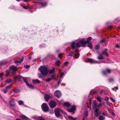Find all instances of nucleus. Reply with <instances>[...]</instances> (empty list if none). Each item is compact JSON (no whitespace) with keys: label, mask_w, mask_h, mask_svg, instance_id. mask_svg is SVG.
<instances>
[{"label":"nucleus","mask_w":120,"mask_h":120,"mask_svg":"<svg viewBox=\"0 0 120 120\" xmlns=\"http://www.w3.org/2000/svg\"><path fill=\"white\" fill-rule=\"evenodd\" d=\"M93 109L94 110L95 115L96 117H98L101 113L100 111L98 112L99 109L101 106V104L100 103L98 105H97L96 101H94V102Z\"/></svg>","instance_id":"obj_1"},{"label":"nucleus","mask_w":120,"mask_h":120,"mask_svg":"<svg viewBox=\"0 0 120 120\" xmlns=\"http://www.w3.org/2000/svg\"><path fill=\"white\" fill-rule=\"evenodd\" d=\"M85 43L83 40H80L79 42H77L75 43L74 42L71 43V47L72 49H74L76 47H79L80 46L84 47L85 46Z\"/></svg>","instance_id":"obj_2"},{"label":"nucleus","mask_w":120,"mask_h":120,"mask_svg":"<svg viewBox=\"0 0 120 120\" xmlns=\"http://www.w3.org/2000/svg\"><path fill=\"white\" fill-rule=\"evenodd\" d=\"M39 70L44 76H45L48 73L47 67L45 66H41L39 68Z\"/></svg>","instance_id":"obj_3"},{"label":"nucleus","mask_w":120,"mask_h":120,"mask_svg":"<svg viewBox=\"0 0 120 120\" xmlns=\"http://www.w3.org/2000/svg\"><path fill=\"white\" fill-rule=\"evenodd\" d=\"M41 107L42 109L45 112L49 110V108L46 103H43Z\"/></svg>","instance_id":"obj_4"},{"label":"nucleus","mask_w":120,"mask_h":120,"mask_svg":"<svg viewBox=\"0 0 120 120\" xmlns=\"http://www.w3.org/2000/svg\"><path fill=\"white\" fill-rule=\"evenodd\" d=\"M29 78H25L23 79L24 81L28 87L31 89H34L33 86L28 83L27 80Z\"/></svg>","instance_id":"obj_5"},{"label":"nucleus","mask_w":120,"mask_h":120,"mask_svg":"<svg viewBox=\"0 0 120 120\" xmlns=\"http://www.w3.org/2000/svg\"><path fill=\"white\" fill-rule=\"evenodd\" d=\"M10 69L12 71L11 72V73L13 74H14L15 72L17 70V68L14 66H10Z\"/></svg>","instance_id":"obj_6"},{"label":"nucleus","mask_w":120,"mask_h":120,"mask_svg":"<svg viewBox=\"0 0 120 120\" xmlns=\"http://www.w3.org/2000/svg\"><path fill=\"white\" fill-rule=\"evenodd\" d=\"M56 102L53 100L51 101L49 104L50 107L51 108H54L56 105Z\"/></svg>","instance_id":"obj_7"},{"label":"nucleus","mask_w":120,"mask_h":120,"mask_svg":"<svg viewBox=\"0 0 120 120\" xmlns=\"http://www.w3.org/2000/svg\"><path fill=\"white\" fill-rule=\"evenodd\" d=\"M60 109H57L55 111V115L57 117H59L61 116V114L60 113Z\"/></svg>","instance_id":"obj_8"},{"label":"nucleus","mask_w":120,"mask_h":120,"mask_svg":"<svg viewBox=\"0 0 120 120\" xmlns=\"http://www.w3.org/2000/svg\"><path fill=\"white\" fill-rule=\"evenodd\" d=\"M54 95L57 98H59L60 97L61 95V92L59 90H57L54 92Z\"/></svg>","instance_id":"obj_9"},{"label":"nucleus","mask_w":120,"mask_h":120,"mask_svg":"<svg viewBox=\"0 0 120 120\" xmlns=\"http://www.w3.org/2000/svg\"><path fill=\"white\" fill-rule=\"evenodd\" d=\"M88 62L91 64L96 63H98L97 61L92 59L88 58Z\"/></svg>","instance_id":"obj_10"},{"label":"nucleus","mask_w":120,"mask_h":120,"mask_svg":"<svg viewBox=\"0 0 120 120\" xmlns=\"http://www.w3.org/2000/svg\"><path fill=\"white\" fill-rule=\"evenodd\" d=\"M76 107L75 106H73L70 109H67V110L69 112H71L75 111V109Z\"/></svg>","instance_id":"obj_11"},{"label":"nucleus","mask_w":120,"mask_h":120,"mask_svg":"<svg viewBox=\"0 0 120 120\" xmlns=\"http://www.w3.org/2000/svg\"><path fill=\"white\" fill-rule=\"evenodd\" d=\"M51 98V97L49 95L46 94H45V95L44 98L45 100L47 101H48L49 99Z\"/></svg>","instance_id":"obj_12"},{"label":"nucleus","mask_w":120,"mask_h":120,"mask_svg":"<svg viewBox=\"0 0 120 120\" xmlns=\"http://www.w3.org/2000/svg\"><path fill=\"white\" fill-rule=\"evenodd\" d=\"M110 72L111 71L109 69H107L105 71H103L102 72L103 75H106L107 73H110Z\"/></svg>","instance_id":"obj_13"},{"label":"nucleus","mask_w":120,"mask_h":120,"mask_svg":"<svg viewBox=\"0 0 120 120\" xmlns=\"http://www.w3.org/2000/svg\"><path fill=\"white\" fill-rule=\"evenodd\" d=\"M75 57L76 58H78L79 57V55L78 53V50H76L75 51Z\"/></svg>","instance_id":"obj_14"},{"label":"nucleus","mask_w":120,"mask_h":120,"mask_svg":"<svg viewBox=\"0 0 120 120\" xmlns=\"http://www.w3.org/2000/svg\"><path fill=\"white\" fill-rule=\"evenodd\" d=\"M10 104L11 106H13L15 105L14 99H12L10 101Z\"/></svg>","instance_id":"obj_15"},{"label":"nucleus","mask_w":120,"mask_h":120,"mask_svg":"<svg viewBox=\"0 0 120 120\" xmlns=\"http://www.w3.org/2000/svg\"><path fill=\"white\" fill-rule=\"evenodd\" d=\"M92 39V38L91 37H88V38H87V41H85L83 39H82L81 40H83V41L84 42H85V45L86 44V43H88V42L89 41L91 40Z\"/></svg>","instance_id":"obj_16"},{"label":"nucleus","mask_w":120,"mask_h":120,"mask_svg":"<svg viewBox=\"0 0 120 120\" xmlns=\"http://www.w3.org/2000/svg\"><path fill=\"white\" fill-rule=\"evenodd\" d=\"M98 59L101 60L104 59V58L102 54H99L98 56L97 57Z\"/></svg>","instance_id":"obj_17"},{"label":"nucleus","mask_w":120,"mask_h":120,"mask_svg":"<svg viewBox=\"0 0 120 120\" xmlns=\"http://www.w3.org/2000/svg\"><path fill=\"white\" fill-rule=\"evenodd\" d=\"M42 0H38V2L40 3H41V6L43 7H45V6L47 5V3H41V1H42Z\"/></svg>","instance_id":"obj_18"},{"label":"nucleus","mask_w":120,"mask_h":120,"mask_svg":"<svg viewBox=\"0 0 120 120\" xmlns=\"http://www.w3.org/2000/svg\"><path fill=\"white\" fill-rule=\"evenodd\" d=\"M64 106L67 107H69L71 105L70 104L67 102H66L64 103Z\"/></svg>","instance_id":"obj_19"},{"label":"nucleus","mask_w":120,"mask_h":120,"mask_svg":"<svg viewBox=\"0 0 120 120\" xmlns=\"http://www.w3.org/2000/svg\"><path fill=\"white\" fill-rule=\"evenodd\" d=\"M68 117L70 120H75L77 119L76 118H74L72 116H68Z\"/></svg>","instance_id":"obj_20"},{"label":"nucleus","mask_w":120,"mask_h":120,"mask_svg":"<svg viewBox=\"0 0 120 120\" xmlns=\"http://www.w3.org/2000/svg\"><path fill=\"white\" fill-rule=\"evenodd\" d=\"M33 82L35 84H36L40 82L39 80L38 79H36L35 80H33Z\"/></svg>","instance_id":"obj_21"},{"label":"nucleus","mask_w":120,"mask_h":120,"mask_svg":"<svg viewBox=\"0 0 120 120\" xmlns=\"http://www.w3.org/2000/svg\"><path fill=\"white\" fill-rule=\"evenodd\" d=\"M107 51V49H105V50L102 52V54L108 56V55L107 52H106Z\"/></svg>","instance_id":"obj_22"},{"label":"nucleus","mask_w":120,"mask_h":120,"mask_svg":"<svg viewBox=\"0 0 120 120\" xmlns=\"http://www.w3.org/2000/svg\"><path fill=\"white\" fill-rule=\"evenodd\" d=\"M85 115L84 118L85 119H86L87 117L88 116V112L87 111H86L84 113Z\"/></svg>","instance_id":"obj_23"},{"label":"nucleus","mask_w":120,"mask_h":120,"mask_svg":"<svg viewBox=\"0 0 120 120\" xmlns=\"http://www.w3.org/2000/svg\"><path fill=\"white\" fill-rule=\"evenodd\" d=\"M14 63L18 65H19V64L21 63V62L19 60H15L14 61Z\"/></svg>","instance_id":"obj_24"},{"label":"nucleus","mask_w":120,"mask_h":120,"mask_svg":"<svg viewBox=\"0 0 120 120\" xmlns=\"http://www.w3.org/2000/svg\"><path fill=\"white\" fill-rule=\"evenodd\" d=\"M21 118L23 119H27L28 118L25 116L24 115H22L20 116Z\"/></svg>","instance_id":"obj_25"},{"label":"nucleus","mask_w":120,"mask_h":120,"mask_svg":"<svg viewBox=\"0 0 120 120\" xmlns=\"http://www.w3.org/2000/svg\"><path fill=\"white\" fill-rule=\"evenodd\" d=\"M55 72V68H53V69L50 71L49 72V74H52Z\"/></svg>","instance_id":"obj_26"},{"label":"nucleus","mask_w":120,"mask_h":120,"mask_svg":"<svg viewBox=\"0 0 120 120\" xmlns=\"http://www.w3.org/2000/svg\"><path fill=\"white\" fill-rule=\"evenodd\" d=\"M98 119L100 120H104L105 118L103 116H101L99 117Z\"/></svg>","instance_id":"obj_27"},{"label":"nucleus","mask_w":120,"mask_h":120,"mask_svg":"<svg viewBox=\"0 0 120 120\" xmlns=\"http://www.w3.org/2000/svg\"><path fill=\"white\" fill-rule=\"evenodd\" d=\"M97 100L99 102H101L102 101L101 98L99 96H98L96 98Z\"/></svg>","instance_id":"obj_28"},{"label":"nucleus","mask_w":120,"mask_h":120,"mask_svg":"<svg viewBox=\"0 0 120 120\" xmlns=\"http://www.w3.org/2000/svg\"><path fill=\"white\" fill-rule=\"evenodd\" d=\"M88 47L90 49H92L93 48L92 44L90 43H89L88 44Z\"/></svg>","instance_id":"obj_29"},{"label":"nucleus","mask_w":120,"mask_h":120,"mask_svg":"<svg viewBox=\"0 0 120 120\" xmlns=\"http://www.w3.org/2000/svg\"><path fill=\"white\" fill-rule=\"evenodd\" d=\"M74 53V52L73 51H71L70 53L68 54V56H71Z\"/></svg>","instance_id":"obj_30"},{"label":"nucleus","mask_w":120,"mask_h":120,"mask_svg":"<svg viewBox=\"0 0 120 120\" xmlns=\"http://www.w3.org/2000/svg\"><path fill=\"white\" fill-rule=\"evenodd\" d=\"M52 78H48L47 80V82H49V81L50 80H51L52 78H53L54 77V75H52Z\"/></svg>","instance_id":"obj_31"},{"label":"nucleus","mask_w":120,"mask_h":120,"mask_svg":"<svg viewBox=\"0 0 120 120\" xmlns=\"http://www.w3.org/2000/svg\"><path fill=\"white\" fill-rule=\"evenodd\" d=\"M13 91L15 93H18L20 92V90H19L14 89Z\"/></svg>","instance_id":"obj_32"},{"label":"nucleus","mask_w":120,"mask_h":120,"mask_svg":"<svg viewBox=\"0 0 120 120\" xmlns=\"http://www.w3.org/2000/svg\"><path fill=\"white\" fill-rule=\"evenodd\" d=\"M56 63L58 66H59L60 64L59 60H57L56 61Z\"/></svg>","instance_id":"obj_33"},{"label":"nucleus","mask_w":120,"mask_h":120,"mask_svg":"<svg viewBox=\"0 0 120 120\" xmlns=\"http://www.w3.org/2000/svg\"><path fill=\"white\" fill-rule=\"evenodd\" d=\"M39 120H45L42 118V116H38L37 117Z\"/></svg>","instance_id":"obj_34"},{"label":"nucleus","mask_w":120,"mask_h":120,"mask_svg":"<svg viewBox=\"0 0 120 120\" xmlns=\"http://www.w3.org/2000/svg\"><path fill=\"white\" fill-rule=\"evenodd\" d=\"M6 62L4 61H3L0 62V65H3L6 64Z\"/></svg>","instance_id":"obj_35"},{"label":"nucleus","mask_w":120,"mask_h":120,"mask_svg":"<svg viewBox=\"0 0 120 120\" xmlns=\"http://www.w3.org/2000/svg\"><path fill=\"white\" fill-rule=\"evenodd\" d=\"M18 103L19 105H21L23 104V102L22 101H20L18 102Z\"/></svg>","instance_id":"obj_36"},{"label":"nucleus","mask_w":120,"mask_h":120,"mask_svg":"<svg viewBox=\"0 0 120 120\" xmlns=\"http://www.w3.org/2000/svg\"><path fill=\"white\" fill-rule=\"evenodd\" d=\"M12 80L11 79H9L7 80L6 82L8 83H9L11 82Z\"/></svg>","instance_id":"obj_37"},{"label":"nucleus","mask_w":120,"mask_h":120,"mask_svg":"<svg viewBox=\"0 0 120 120\" xmlns=\"http://www.w3.org/2000/svg\"><path fill=\"white\" fill-rule=\"evenodd\" d=\"M64 73L63 72H62V73H61L60 75V78H62V77H63V76H64Z\"/></svg>","instance_id":"obj_38"},{"label":"nucleus","mask_w":120,"mask_h":120,"mask_svg":"<svg viewBox=\"0 0 120 120\" xmlns=\"http://www.w3.org/2000/svg\"><path fill=\"white\" fill-rule=\"evenodd\" d=\"M100 48V46L99 45H97L95 46V48L96 49H98Z\"/></svg>","instance_id":"obj_39"},{"label":"nucleus","mask_w":120,"mask_h":120,"mask_svg":"<svg viewBox=\"0 0 120 120\" xmlns=\"http://www.w3.org/2000/svg\"><path fill=\"white\" fill-rule=\"evenodd\" d=\"M110 98L111 100L113 102H115V100L112 97H110Z\"/></svg>","instance_id":"obj_40"},{"label":"nucleus","mask_w":120,"mask_h":120,"mask_svg":"<svg viewBox=\"0 0 120 120\" xmlns=\"http://www.w3.org/2000/svg\"><path fill=\"white\" fill-rule=\"evenodd\" d=\"M60 111L61 112H62V113H63L65 114H66V113L65 112H64V111H63L62 110V109H60Z\"/></svg>","instance_id":"obj_41"},{"label":"nucleus","mask_w":120,"mask_h":120,"mask_svg":"<svg viewBox=\"0 0 120 120\" xmlns=\"http://www.w3.org/2000/svg\"><path fill=\"white\" fill-rule=\"evenodd\" d=\"M114 80V79L113 78H110L109 79V82H111L113 81Z\"/></svg>","instance_id":"obj_42"},{"label":"nucleus","mask_w":120,"mask_h":120,"mask_svg":"<svg viewBox=\"0 0 120 120\" xmlns=\"http://www.w3.org/2000/svg\"><path fill=\"white\" fill-rule=\"evenodd\" d=\"M10 72V71L8 70H7L6 71V73L7 74H9Z\"/></svg>","instance_id":"obj_43"},{"label":"nucleus","mask_w":120,"mask_h":120,"mask_svg":"<svg viewBox=\"0 0 120 120\" xmlns=\"http://www.w3.org/2000/svg\"><path fill=\"white\" fill-rule=\"evenodd\" d=\"M30 67V66L28 65H25L24 66V68H28Z\"/></svg>","instance_id":"obj_44"},{"label":"nucleus","mask_w":120,"mask_h":120,"mask_svg":"<svg viewBox=\"0 0 120 120\" xmlns=\"http://www.w3.org/2000/svg\"><path fill=\"white\" fill-rule=\"evenodd\" d=\"M64 55L63 54H60L58 56L60 58H61L62 56Z\"/></svg>","instance_id":"obj_45"},{"label":"nucleus","mask_w":120,"mask_h":120,"mask_svg":"<svg viewBox=\"0 0 120 120\" xmlns=\"http://www.w3.org/2000/svg\"><path fill=\"white\" fill-rule=\"evenodd\" d=\"M24 57H22L19 60L21 62V63H22V62L23 59H24Z\"/></svg>","instance_id":"obj_46"},{"label":"nucleus","mask_w":120,"mask_h":120,"mask_svg":"<svg viewBox=\"0 0 120 120\" xmlns=\"http://www.w3.org/2000/svg\"><path fill=\"white\" fill-rule=\"evenodd\" d=\"M69 63L68 62H66L64 63V64L65 66H67L68 64Z\"/></svg>","instance_id":"obj_47"},{"label":"nucleus","mask_w":120,"mask_h":120,"mask_svg":"<svg viewBox=\"0 0 120 120\" xmlns=\"http://www.w3.org/2000/svg\"><path fill=\"white\" fill-rule=\"evenodd\" d=\"M4 74V73L3 72H1L0 74V77H2Z\"/></svg>","instance_id":"obj_48"},{"label":"nucleus","mask_w":120,"mask_h":120,"mask_svg":"<svg viewBox=\"0 0 120 120\" xmlns=\"http://www.w3.org/2000/svg\"><path fill=\"white\" fill-rule=\"evenodd\" d=\"M49 113L51 114H52L53 113V110H50L49 111Z\"/></svg>","instance_id":"obj_49"},{"label":"nucleus","mask_w":120,"mask_h":120,"mask_svg":"<svg viewBox=\"0 0 120 120\" xmlns=\"http://www.w3.org/2000/svg\"><path fill=\"white\" fill-rule=\"evenodd\" d=\"M116 47L117 48H119L120 46L118 44H117L116 45Z\"/></svg>","instance_id":"obj_50"},{"label":"nucleus","mask_w":120,"mask_h":120,"mask_svg":"<svg viewBox=\"0 0 120 120\" xmlns=\"http://www.w3.org/2000/svg\"><path fill=\"white\" fill-rule=\"evenodd\" d=\"M106 103L108 105H109V101H106Z\"/></svg>","instance_id":"obj_51"},{"label":"nucleus","mask_w":120,"mask_h":120,"mask_svg":"<svg viewBox=\"0 0 120 120\" xmlns=\"http://www.w3.org/2000/svg\"><path fill=\"white\" fill-rule=\"evenodd\" d=\"M11 85H9L7 86L6 87V89H8V88H10L11 87Z\"/></svg>","instance_id":"obj_52"},{"label":"nucleus","mask_w":120,"mask_h":120,"mask_svg":"<svg viewBox=\"0 0 120 120\" xmlns=\"http://www.w3.org/2000/svg\"><path fill=\"white\" fill-rule=\"evenodd\" d=\"M105 41V40L103 39V40H101L100 41V42H102Z\"/></svg>","instance_id":"obj_53"},{"label":"nucleus","mask_w":120,"mask_h":120,"mask_svg":"<svg viewBox=\"0 0 120 120\" xmlns=\"http://www.w3.org/2000/svg\"><path fill=\"white\" fill-rule=\"evenodd\" d=\"M111 114L112 115H115V113L112 111L111 112Z\"/></svg>","instance_id":"obj_54"},{"label":"nucleus","mask_w":120,"mask_h":120,"mask_svg":"<svg viewBox=\"0 0 120 120\" xmlns=\"http://www.w3.org/2000/svg\"><path fill=\"white\" fill-rule=\"evenodd\" d=\"M23 8L25 9H27V7L26 6H23Z\"/></svg>","instance_id":"obj_55"},{"label":"nucleus","mask_w":120,"mask_h":120,"mask_svg":"<svg viewBox=\"0 0 120 120\" xmlns=\"http://www.w3.org/2000/svg\"><path fill=\"white\" fill-rule=\"evenodd\" d=\"M112 26H108V28L109 29H111L112 27Z\"/></svg>","instance_id":"obj_56"},{"label":"nucleus","mask_w":120,"mask_h":120,"mask_svg":"<svg viewBox=\"0 0 120 120\" xmlns=\"http://www.w3.org/2000/svg\"><path fill=\"white\" fill-rule=\"evenodd\" d=\"M7 89H6V90L4 91L3 92L4 93H5L7 92Z\"/></svg>","instance_id":"obj_57"},{"label":"nucleus","mask_w":120,"mask_h":120,"mask_svg":"<svg viewBox=\"0 0 120 120\" xmlns=\"http://www.w3.org/2000/svg\"><path fill=\"white\" fill-rule=\"evenodd\" d=\"M108 110L109 112H111L112 111L111 109H108Z\"/></svg>","instance_id":"obj_58"},{"label":"nucleus","mask_w":120,"mask_h":120,"mask_svg":"<svg viewBox=\"0 0 120 120\" xmlns=\"http://www.w3.org/2000/svg\"><path fill=\"white\" fill-rule=\"evenodd\" d=\"M114 88L116 89V90H118V88L117 87V86H116L114 87Z\"/></svg>","instance_id":"obj_59"},{"label":"nucleus","mask_w":120,"mask_h":120,"mask_svg":"<svg viewBox=\"0 0 120 120\" xmlns=\"http://www.w3.org/2000/svg\"><path fill=\"white\" fill-rule=\"evenodd\" d=\"M24 2H26L28 1V0H22Z\"/></svg>","instance_id":"obj_60"},{"label":"nucleus","mask_w":120,"mask_h":120,"mask_svg":"<svg viewBox=\"0 0 120 120\" xmlns=\"http://www.w3.org/2000/svg\"><path fill=\"white\" fill-rule=\"evenodd\" d=\"M61 79H59V81L58 82V84L59 83L61 82Z\"/></svg>","instance_id":"obj_61"},{"label":"nucleus","mask_w":120,"mask_h":120,"mask_svg":"<svg viewBox=\"0 0 120 120\" xmlns=\"http://www.w3.org/2000/svg\"><path fill=\"white\" fill-rule=\"evenodd\" d=\"M31 56H30L29 57V59H31Z\"/></svg>","instance_id":"obj_62"},{"label":"nucleus","mask_w":120,"mask_h":120,"mask_svg":"<svg viewBox=\"0 0 120 120\" xmlns=\"http://www.w3.org/2000/svg\"><path fill=\"white\" fill-rule=\"evenodd\" d=\"M16 120H21L20 119H19V118H17L16 119Z\"/></svg>","instance_id":"obj_63"},{"label":"nucleus","mask_w":120,"mask_h":120,"mask_svg":"<svg viewBox=\"0 0 120 120\" xmlns=\"http://www.w3.org/2000/svg\"><path fill=\"white\" fill-rule=\"evenodd\" d=\"M102 114H103V115H106L105 114L104 112H103L102 113Z\"/></svg>","instance_id":"obj_64"}]
</instances>
